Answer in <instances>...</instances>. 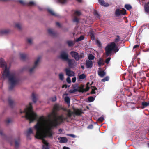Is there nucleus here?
I'll return each instance as SVG.
<instances>
[{"label":"nucleus","instance_id":"nucleus-1","mask_svg":"<svg viewBox=\"0 0 149 149\" xmlns=\"http://www.w3.org/2000/svg\"><path fill=\"white\" fill-rule=\"evenodd\" d=\"M58 123L56 120L52 123L45 117L42 116L34 126V128L36 131V137L41 139L43 143L42 149H49L48 143L44 139L47 136H52L51 129L53 127L56 126Z\"/></svg>","mask_w":149,"mask_h":149},{"label":"nucleus","instance_id":"nucleus-2","mask_svg":"<svg viewBox=\"0 0 149 149\" xmlns=\"http://www.w3.org/2000/svg\"><path fill=\"white\" fill-rule=\"evenodd\" d=\"M1 67L5 69L2 73L1 78L4 79L8 78L10 86L9 88L10 90H12L18 82L19 79L15 72L10 71L9 68L7 66L6 63L2 62L0 63Z\"/></svg>","mask_w":149,"mask_h":149},{"label":"nucleus","instance_id":"nucleus-3","mask_svg":"<svg viewBox=\"0 0 149 149\" xmlns=\"http://www.w3.org/2000/svg\"><path fill=\"white\" fill-rule=\"evenodd\" d=\"M59 107L58 104H56L54 105L52 113L54 116V118L53 121L51 120V119L49 118L51 115H50L48 117L42 116L38 118L37 120V123L40 117L42 116H44L47 118V120L51 121L52 123H54L55 121V120H57V121L58 123V124L56 125L57 126L58 125L63 122L64 120H67L68 118H70L71 116L74 113L77 115H80L81 113L82 112L80 110L78 109H74V112L71 111L70 109H68L67 110V114L66 117H64L63 115H61L56 116L55 111L58 110H59Z\"/></svg>","mask_w":149,"mask_h":149},{"label":"nucleus","instance_id":"nucleus-4","mask_svg":"<svg viewBox=\"0 0 149 149\" xmlns=\"http://www.w3.org/2000/svg\"><path fill=\"white\" fill-rule=\"evenodd\" d=\"M32 103H30L23 111L20 110V113H25V117L30 121V123L33 122L37 118V115L32 110Z\"/></svg>","mask_w":149,"mask_h":149},{"label":"nucleus","instance_id":"nucleus-5","mask_svg":"<svg viewBox=\"0 0 149 149\" xmlns=\"http://www.w3.org/2000/svg\"><path fill=\"white\" fill-rule=\"evenodd\" d=\"M118 50L119 49L116 46V45L114 42H113L110 44L108 45L105 48L106 53L107 56H108L111 54L112 51L116 53Z\"/></svg>","mask_w":149,"mask_h":149},{"label":"nucleus","instance_id":"nucleus-6","mask_svg":"<svg viewBox=\"0 0 149 149\" xmlns=\"http://www.w3.org/2000/svg\"><path fill=\"white\" fill-rule=\"evenodd\" d=\"M40 59L41 57H39L34 62V65L29 70V71L30 73H32L34 72L36 68L37 67L38 65Z\"/></svg>","mask_w":149,"mask_h":149},{"label":"nucleus","instance_id":"nucleus-7","mask_svg":"<svg viewBox=\"0 0 149 149\" xmlns=\"http://www.w3.org/2000/svg\"><path fill=\"white\" fill-rule=\"evenodd\" d=\"M60 58L62 60H66L67 61L69 59L68 58V54L64 51H62L61 52Z\"/></svg>","mask_w":149,"mask_h":149},{"label":"nucleus","instance_id":"nucleus-8","mask_svg":"<svg viewBox=\"0 0 149 149\" xmlns=\"http://www.w3.org/2000/svg\"><path fill=\"white\" fill-rule=\"evenodd\" d=\"M68 65L71 68H74L77 65V63L74 60L70 59L68 60Z\"/></svg>","mask_w":149,"mask_h":149},{"label":"nucleus","instance_id":"nucleus-9","mask_svg":"<svg viewBox=\"0 0 149 149\" xmlns=\"http://www.w3.org/2000/svg\"><path fill=\"white\" fill-rule=\"evenodd\" d=\"M126 13V10L125 9L120 10L119 9H117L116 10L115 14L117 15H125Z\"/></svg>","mask_w":149,"mask_h":149},{"label":"nucleus","instance_id":"nucleus-10","mask_svg":"<svg viewBox=\"0 0 149 149\" xmlns=\"http://www.w3.org/2000/svg\"><path fill=\"white\" fill-rule=\"evenodd\" d=\"M70 54L74 58L76 61H77L79 60V54L77 52H75L72 51L70 52Z\"/></svg>","mask_w":149,"mask_h":149},{"label":"nucleus","instance_id":"nucleus-11","mask_svg":"<svg viewBox=\"0 0 149 149\" xmlns=\"http://www.w3.org/2000/svg\"><path fill=\"white\" fill-rule=\"evenodd\" d=\"M65 71L66 72V74L68 76H74V72L69 69L66 68L65 69Z\"/></svg>","mask_w":149,"mask_h":149},{"label":"nucleus","instance_id":"nucleus-12","mask_svg":"<svg viewBox=\"0 0 149 149\" xmlns=\"http://www.w3.org/2000/svg\"><path fill=\"white\" fill-rule=\"evenodd\" d=\"M89 84V83H87L86 88L85 89L84 88L83 86L81 88H80L79 89V92H84L88 91L89 89V87L88 86V85Z\"/></svg>","mask_w":149,"mask_h":149},{"label":"nucleus","instance_id":"nucleus-13","mask_svg":"<svg viewBox=\"0 0 149 149\" xmlns=\"http://www.w3.org/2000/svg\"><path fill=\"white\" fill-rule=\"evenodd\" d=\"M48 11L52 15L56 17H58L59 15L55 13L51 8H47V9Z\"/></svg>","mask_w":149,"mask_h":149},{"label":"nucleus","instance_id":"nucleus-14","mask_svg":"<svg viewBox=\"0 0 149 149\" xmlns=\"http://www.w3.org/2000/svg\"><path fill=\"white\" fill-rule=\"evenodd\" d=\"M60 143H66L68 141V140L66 137H61L58 138Z\"/></svg>","mask_w":149,"mask_h":149},{"label":"nucleus","instance_id":"nucleus-15","mask_svg":"<svg viewBox=\"0 0 149 149\" xmlns=\"http://www.w3.org/2000/svg\"><path fill=\"white\" fill-rule=\"evenodd\" d=\"M86 65L87 68H91L93 65V63L92 61L88 60H86Z\"/></svg>","mask_w":149,"mask_h":149},{"label":"nucleus","instance_id":"nucleus-16","mask_svg":"<svg viewBox=\"0 0 149 149\" xmlns=\"http://www.w3.org/2000/svg\"><path fill=\"white\" fill-rule=\"evenodd\" d=\"M98 73L99 75L101 77H103L106 74L105 72L104 71L102 70H98Z\"/></svg>","mask_w":149,"mask_h":149},{"label":"nucleus","instance_id":"nucleus-17","mask_svg":"<svg viewBox=\"0 0 149 149\" xmlns=\"http://www.w3.org/2000/svg\"><path fill=\"white\" fill-rule=\"evenodd\" d=\"M99 3L101 5L105 7H107L109 6V4L107 3H105L104 0H98Z\"/></svg>","mask_w":149,"mask_h":149},{"label":"nucleus","instance_id":"nucleus-18","mask_svg":"<svg viewBox=\"0 0 149 149\" xmlns=\"http://www.w3.org/2000/svg\"><path fill=\"white\" fill-rule=\"evenodd\" d=\"M10 31V30L8 29L2 30L0 31V34H7Z\"/></svg>","mask_w":149,"mask_h":149},{"label":"nucleus","instance_id":"nucleus-19","mask_svg":"<svg viewBox=\"0 0 149 149\" xmlns=\"http://www.w3.org/2000/svg\"><path fill=\"white\" fill-rule=\"evenodd\" d=\"M34 134V133L32 131L31 128H29L28 129L26 132V135L27 137H28L30 134Z\"/></svg>","mask_w":149,"mask_h":149},{"label":"nucleus","instance_id":"nucleus-20","mask_svg":"<svg viewBox=\"0 0 149 149\" xmlns=\"http://www.w3.org/2000/svg\"><path fill=\"white\" fill-rule=\"evenodd\" d=\"M142 108L143 109L146 107L149 106V101L147 102H143L142 103Z\"/></svg>","mask_w":149,"mask_h":149},{"label":"nucleus","instance_id":"nucleus-21","mask_svg":"<svg viewBox=\"0 0 149 149\" xmlns=\"http://www.w3.org/2000/svg\"><path fill=\"white\" fill-rule=\"evenodd\" d=\"M32 97L33 102L34 103H36L37 101V98L36 97V94L34 93H33L32 94Z\"/></svg>","mask_w":149,"mask_h":149},{"label":"nucleus","instance_id":"nucleus-22","mask_svg":"<svg viewBox=\"0 0 149 149\" xmlns=\"http://www.w3.org/2000/svg\"><path fill=\"white\" fill-rule=\"evenodd\" d=\"M65 101L68 104L69 106L70 105V98L67 96L65 97L64 98Z\"/></svg>","mask_w":149,"mask_h":149},{"label":"nucleus","instance_id":"nucleus-23","mask_svg":"<svg viewBox=\"0 0 149 149\" xmlns=\"http://www.w3.org/2000/svg\"><path fill=\"white\" fill-rule=\"evenodd\" d=\"M80 88H79L78 89L74 88L73 89H70L69 91V92L70 93H73L77 91H79Z\"/></svg>","mask_w":149,"mask_h":149},{"label":"nucleus","instance_id":"nucleus-24","mask_svg":"<svg viewBox=\"0 0 149 149\" xmlns=\"http://www.w3.org/2000/svg\"><path fill=\"white\" fill-rule=\"evenodd\" d=\"M15 27L18 28L19 29H20L21 28V24L19 23H17L15 24Z\"/></svg>","mask_w":149,"mask_h":149},{"label":"nucleus","instance_id":"nucleus-25","mask_svg":"<svg viewBox=\"0 0 149 149\" xmlns=\"http://www.w3.org/2000/svg\"><path fill=\"white\" fill-rule=\"evenodd\" d=\"M48 33L51 35H54L55 34V33L52 29H49L48 30Z\"/></svg>","mask_w":149,"mask_h":149},{"label":"nucleus","instance_id":"nucleus-26","mask_svg":"<svg viewBox=\"0 0 149 149\" xmlns=\"http://www.w3.org/2000/svg\"><path fill=\"white\" fill-rule=\"evenodd\" d=\"M27 56V54L24 53L21 54H20V56L21 59H24Z\"/></svg>","mask_w":149,"mask_h":149},{"label":"nucleus","instance_id":"nucleus-27","mask_svg":"<svg viewBox=\"0 0 149 149\" xmlns=\"http://www.w3.org/2000/svg\"><path fill=\"white\" fill-rule=\"evenodd\" d=\"M91 89L92 90L91 91V94H95L96 93L95 92V90H97V88L95 87H91Z\"/></svg>","mask_w":149,"mask_h":149},{"label":"nucleus","instance_id":"nucleus-28","mask_svg":"<svg viewBox=\"0 0 149 149\" xmlns=\"http://www.w3.org/2000/svg\"><path fill=\"white\" fill-rule=\"evenodd\" d=\"M88 60H93L94 58V56L92 54H90L88 55Z\"/></svg>","mask_w":149,"mask_h":149},{"label":"nucleus","instance_id":"nucleus-29","mask_svg":"<svg viewBox=\"0 0 149 149\" xmlns=\"http://www.w3.org/2000/svg\"><path fill=\"white\" fill-rule=\"evenodd\" d=\"M125 7L127 10H129L132 8V6L130 4H125Z\"/></svg>","mask_w":149,"mask_h":149},{"label":"nucleus","instance_id":"nucleus-30","mask_svg":"<svg viewBox=\"0 0 149 149\" xmlns=\"http://www.w3.org/2000/svg\"><path fill=\"white\" fill-rule=\"evenodd\" d=\"M79 77L80 79H84L86 78V76L84 74H83L79 75Z\"/></svg>","mask_w":149,"mask_h":149},{"label":"nucleus","instance_id":"nucleus-31","mask_svg":"<svg viewBox=\"0 0 149 149\" xmlns=\"http://www.w3.org/2000/svg\"><path fill=\"white\" fill-rule=\"evenodd\" d=\"M74 15L76 16H79L81 14V12L78 10L75 11L74 13Z\"/></svg>","mask_w":149,"mask_h":149},{"label":"nucleus","instance_id":"nucleus-32","mask_svg":"<svg viewBox=\"0 0 149 149\" xmlns=\"http://www.w3.org/2000/svg\"><path fill=\"white\" fill-rule=\"evenodd\" d=\"M109 77L108 76L102 79L101 81L103 82H105L106 81H109Z\"/></svg>","mask_w":149,"mask_h":149},{"label":"nucleus","instance_id":"nucleus-33","mask_svg":"<svg viewBox=\"0 0 149 149\" xmlns=\"http://www.w3.org/2000/svg\"><path fill=\"white\" fill-rule=\"evenodd\" d=\"M95 98L93 97H90L88 98V100L89 102H93L95 100Z\"/></svg>","mask_w":149,"mask_h":149},{"label":"nucleus","instance_id":"nucleus-34","mask_svg":"<svg viewBox=\"0 0 149 149\" xmlns=\"http://www.w3.org/2000/svg\"><path fill=\"white\" fill-rule=\"evenodd\" d=\"M33 39L32 38H28L27 39V41L29 43L31 44L32 43Z\"/></svg>","mask_w":149,"mask_h":149},{"label":"nucleus","instance_id":"nucleus-35","mask_svg":"<svg viewBox=\"0 0 149 149\" xmlns=\"http://www.w3.org/2000/svg\"><path fill=\"white\" fill-rule=\"evenodd\" d=\"M144 9L148 13H149V8L148 5H145L144 6Z\"/></svg>","mask_w":149,"mask_h":149},{"label":"nucleus","instance_id":"nucleus-36","mask_svg":"<svg viewBox=\"0 0 149 149\" xmlns=\"http://www.w3.org/2000/svg\"><path fill=\"white\" fill-rule=\"evenodd\" d=\"M94 15L95 16V17L96 18H100V15H99L98 13L97 12V11H95L94 13Z\"/></svg>","mask_w":149,"mask_h":149},{"label":"nucleus","instance_id":"nucleus-37","mask_svg":"<svg viewBox=\"0 0 149 149\" xmlns=\"http://www.w3.org/2000/svg\"><path fill=\"white\" fill-rule=\"evenodd\" d=\"M19 144V139L15 141V146L16 148L17 147Z\"/></svg>","mask_w":149,"mask_h":149},{"label":"nucleus","instance_id":"nucleus-38","mask_svg":"<svg viewBox=\"0 0 149 149\" xmlns=\"http://www.w3.org/2000/svg\"><path fill=\"white\" fill-rule=\"evenodd\" d=\"M67 43L68 46H72L74 45L73 42L71 41H68L67 42Z\"/></svg>","mask_w":149,"mask_h":149},{"label":"nucleus","instance_id":"nucleus-39","mask_svg":"<svg viewBox=\"0 0 149 149\" xmlns=\"http://www.w3.org/2000/svg\"><path fill=\"white\" fill-rule=\"evenodd\" d=\"M59 78L60 80H63V79L64 76L62 73L60 74L59 75Z\"/></svg>","mask_w":149,"mask_h":149},{"label":"nucleus","instance_id":"nucleus-40","mask_svg":"<svg viewBox=\"0 0 149 149\" xmlns=\"http://www.w3.org/2000/svg\"><path fill=\"white\" fill-rule=\"evenodd\" d=\"M84 39V37L83 36H80L79 38H78L77 40L76 41L77 42H78L79 41H80Z\"/></svg>","mask_w":149,"mask_h":149},{"label":"nucleus","instance_id":"nucleus-41","mask_svg":"<svg viewBox=\"0 0 149 149\" xmlns=\"http://www.w3.org/2000/svg\"><path fill=\"white\" fill-rule=\"evenodd\" d=\"M104 120V116H102L98 118V121H99L102 122V121H103Z\"/></svg>","mask_w":149,"mask_h":149},{"label":"nucleus","instance_id":"nucleus-42","mask_svg":"<svg viewBox=\"0 0 149 149\" xmlns=\"http://www.w3.org/2000/svg\"><path fill=\"white\" fill-rule=\"evenodd\" d=\"M67 0H58V2L61 3H65Z\"/></svg>","mask_w":149,"mask_h":149},{"label":"nucleus","instance_id":"nucleus-43","mask_svg":"<svg viewBox=\"0 0 149 149\" xmlns=\"http://www.w3.org/2000/svg\"><path fill=\"white\" fill-rule=\"evenodd\" d=\"M8 101L10 105H12L13 103V101L10 98L8 99Z\"/></svg>","mask_w":149,"mask_h":149},{"label":"nucleus","instance_id":"nucleus-44","mask_svg":"<svg viewBox=\"0 0 149 149\" xmlns=\"http://www.w3.org/2000/svg\"><path fill=\"white\" fill-rule=\"evenodd\" d=\"M98 63L99 66H100L103 64V62L101 59H100L98 62Z\"/></svg>","mask_w":149,"mask_h":149},{"label":"nucleus","instance_id":"nucleus-45","mask_svg":"<svg viewBox=\"0 0 149 149\" xmlns=\"http://www.w3.org/2000/svg\"><path fill=\"white\" fill-rule=\"evenodd\" d=\"M79 59L80 58H84V54L83 53H82L80 55H79Z\"/></svg>","mask_w":149,"mask_h":149},{"label":"nucleus","instance_id":"nucleus-46","mask_svg":"<svg viewBox=\"0 0 149 149\" xmlns=\"http://www.w3.org/2000/svg\"><path fill=\"white\" fill-rule=\"evenodd\" d=\"M111 59V58L110 57H109L108 58H107L106 61H105V62L107 64H108L109 62V61Z\"/></svg>","mask_w":149,"mask_h":149},{"label":"nucleus","instance_id":"nucleus-47","mask_svg":"<svg viewBox=\"0 0 149 149\" xmlns=\"http://www.w3.org/2000/svg\"><path fill=\"white\" fill-rule=\"evenodd\" d=\"M73 21L74 22H79V19L75 17L73 19Z\"/></svg>","mask_w":149,"mask_h":149},{"label":"nucleus","instance_id":"nucleus-48","mask_svg":"<svg viewBox=\"0 0 149 149\" xmlns=\"http://www.w3.org/2000/svg\"><path fill=\"white\" fill-rule=\"evenodd\" d=\"M35 4V2L33 1H30L29 3V5L30 6H33Z\"/></svg>","mask_w":149,"mask_h":149},{"label":"nucleus","instance_id":"nucleus-49","mask_svg":"<svg viewBox=\"0 0 149 149\" xmlns=\"http://www.w3.org/2000/svg\"><path fill=\"white\" fill-rule=\"evenodd\" d=\"M120 40V38L118 36H117V37L115 39V41L116 42H118Z\"/></svg>","mask_w":149,"mask_h":149},{"label":"nucleus","instance_id":"nucleus-50","mask_svg":"<svg viewBox=\"0 0 149 149\" xmlns=\"http://www.w3.org/2000/svg\"><path fill=\"white\" fill-rule=\"evenodd\" d=\"M19 2L22 4H25V2L23 0H19L18 1Z\"/></svg>","mask_w":149,"mask_h":149},{"label":"nucleus","instance_id":"nucleus-51","mask_svg":"<svg viewBox=\"0 0 149 149\" xmlns=\"http://www.w3.org/2000/svg\"><path fill=\"white\" fill-rule=\"evenodd\" d=\"M66 81L68 83H70L71 82L70 79L69 77H68L66 79Z\"/></svg>","mask_w":149,"mask_h":149},{"label":"nucleus","instance_id":"nucleus-52","mask_svg":"<svg viewBox=\"0 0 149 149\" xmlns=\"http://www.w3.org/2000/svg\"><path fill=\"white\" fill-rule=\"evenodd\" d=\"M67 135L68 136H70L73 138H75L76 137L75 135L72 134H67Z\"/></svg>","mask_w":149,"mask_h":149},{"label":"nucleus","instance_id":"nucleus-53","mask_svg":"<svg viewBox=\"0 0 149 149\" xmlns=\"http://www.w3.org/2000/svg\"><path fill=\"white\" fill-rule=\"evenodd\" d=\"M51 99L52 101L53 102L55 101L56 99V97L55 96L53 97Z\"/></svg>","mask_w":149,"mask_h":149},{"label":"nucleus","instance_id":"nucleus-54","mask_svg":"<svg viewBox=\"0 0 149 149\" xmlns=\"http://www.w3.org/2000/svg\"><path fill=\"white\" fill-rule=\"evenodd\" d=\"M96 44L98 46H100L101 45L100 42L99 40H97L96 41Z\"/></svg>","mask_w":149,"mask_h":149},{"label":"nucleus","instance_id":"nucleus-55","mask_svg":"<svg viewBox=\"0 0 149 149\" xmlns=\"http://www.w3.org/2000/svg\"><path fill=\"white\" fill-rule=\"evenodd\" d=\"M93 128V126L92 125H89L88 127L87 128L88 129H92Z\"/></svg>","mask_w":149,"mask_h":149},{"label":"nucleus","instance_id":"nucleus-56","mask_svg":"<svg viewBox=\"0 0 149 149\" xmlns=\"http://www.w3.org/2000/svg\"><path fill=\"white\" fill-rule=\"evenodd\" d=\"M11 120L10 119H7L6 121V123L8 124L10 123L11 122Z\"/></svg>","mask_w":149,"mask_h":149},{"label":"nucleus","instance_id":"nucleus-57","mask_svg":"<svg viewBox=\"0 0 149 149\" xmlns=\"http://www.w3.org/2000/svg\"><path fill=\"white\" fill-rule=\"evenodd\" d=\"M76 79L75 77H74L72 79V81L73 83H74L76 80Z\"/></svg>","mask_w":149,"mask_h":149},{"label":"nucleus","instance_id":"nucleus-58","mask_svg":"<svg viewBox=\"0 0 149 149\" xmlns=\"http://www.w3.org/2000/svg\"><path fill=\"white\" fill-rule=\"evenodd\" d=\"M139 45H134L133 47L134 49H135L136 48H137L139 47Z\"/></svg>","mask_w":149,"mask_h":149},{"label":"nucleus","instance_id":"nucleus-59","mask_svg":"<svg viewBox=\"0 0 149 149\" xmlns=\"http://www.w3.org/2000/svg\"><path fill=\"white\" fill-rule=\"evenodd\" d=\"M63 149H70V148L68 147L64 146L63 147Z\"/></svg>","mask_w":149,"mask_h":149},{"label":"nucleus","instance_id":"nucleus-60","mask_svg":"<svg viewBox=\"0 0 149 149\" xmlns=\"http://www.w3.org/2000/svg\"><path fill=\"white\" fill-rule=\"evenodd\" d=\"M56 25H57V26H59V27H60V23H59V22H57L56 23Z\"/></svg>","mask_w":149,"mask_h":149},{"label":"nucleus","instance_id":"nucleus-61","mask_svg":"<svg viewBox=\"0 0 149 149\" xmlns=\"http://www.w3.org/2000/svg\"><path fill=\"white\" fill-rule=\"evenodd\" d=\"M0 134L1 135H3V132L1 131H0Z\"/></svg>","mask_w":149,"mask_h":149},{"label":"nucleus","instance_id":"nucleus-62","mask_svg":"<svg viewBox=\"0 0 149 149\" xmlns=\"http://www.w3.org/2000/svg\"><path fill=\"white\" fill-rule=\"evenodd\" d=\"M81 68H82V69H84V66H83V65H81Z\"/></svg>","mask_w":149,"mask_h":149},{"label":"nucleus","instance_id":"nucleus-63","mask_svg":"<svg viewBox=\"0 0 149 149\" xmlns=\"http://www.w3.org/2000/svg\"><path fill=\"white\" fill-rule=\"evenodd\" d=\"M77 1L79 2H81L82 1V0H77Z\"/></svg>","mask_w":149,"mask_h":149},{"label":"nucleus","instance_id":"nucleus-64","mask_svg":"<svg viewBox=\"0 0 149 149\" xmlns=\"http://www.w3.org/2000/svg\"><path fill=\"white\" fill-rule=\"evenodd\" d=\"M59 132H61L62 131V130L61 129H60L59 130Z\"/></svg>","mask_w":149,"mask_h":149}]
</instances>
